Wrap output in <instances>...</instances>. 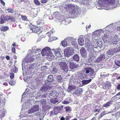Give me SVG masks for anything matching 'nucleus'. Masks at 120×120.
Instances as JSON below:
<instances>
[{
	"label": "nucleus",
	"mask_w": 120,
	"mask_h": 120,
	"mask_svg": "<svg viewBox=\"0 0 120 120\" xmlns=\"http://www.w3.org/2000/svg\"><path fill=\"white\" fill-rule=\"evenodd\" d=\"M47 56H48V58H49V59H51L52 60L55 58V56L53 55L52 53L51 52V51L49 52Z\"/></svg>",
	"instance_id": "obj_29"
},
{
	"label": "nucleus",
	"mask_w": 120,
	"mask_h": 120,
	"mask_svg": "<svg viewBox=\"0 0 120 120\" xmlns=\"http://www.w3.org/2000/svg\"><path fill=\"white\" fill-rule=\"evenodd\" d=\"M8 17H4V15L1 16L0 18V22L1 24L4 23L5 20L7 21L9 20V18H8Z\"/></svg>",
	"instance_id": "obj_24"
},
{
	"label": "nucleus",
	"mask_w": 120,
	"mask_h": 120,
	"mask_svg": "<svg viewBox=\"0 0 120 120\" xmlns=\"http://www.w3.org/2000/svg\"><path fill=\"white\" fill-rule=\"evenodd\" d=\"M120 108V106L119 105H116L115 107V109L113 110V111H115L116 110H117L118 109Z\"/></svg>",
	"instance_id": "obj_54"
},
{
	"label": "nucleus",
	"mask_w": 120,
	"mask_h": 120,
	"mask_svg": "<svg viewBox=\"0 0 120 120\" xmlns=\"http://www.w3.org/2000/svg\"><path fill=\"white\" fill-rule=\"evenodd\" d=\"M36 55H34L33 56H31L30 55H28L22 60V69L23 71L26 68V66H25V63H29L30 62L33 61L35 58V57Z\"/></svg>",
	"instance_id": "obj_3"
},
{
	"label": "nucleus",
	"mask_w": 120,
	"mask_h": 120,
	"mask_svg": "<svg viewBox=\"0 0 120 120\" xmlns=\"http://www.w3.org/2000/svg\"><path fill=\"white\" fill-rule=\"evenodd\" d=\"M104 31L102 29H101L99 30H97L93 33L92 35V38H95L98 36L100 35L101 33H103Z\"/></svg>",
	"instance_id": "obj_13"
},
{
	"label": "nucleus",
	"mask_w": 120,
	"mask_h": 120,
	"mask_svg": "<svg viewBox=\"0 0 120 120\" xmlns=\"http://www.w3.org/2000/svg\"><path fill=\"white\" fill-rule=\"evenodd\" d=\"M11 51L12 52L14 53H15V47H13L12 48Z\"/></svg>",
	"instance_id": "obj_64"
},
{
	"label": "nucleus",
	"mask_w": 120,
	"mask_h": 120,
	"mask_svg": "<svg viewBox=\"0 0 120 120\" xmlns=\"http://www.w3.org/2000/svg\"><path fill=\"white\" fill-rule=\"evenodd\" d=\"M39 109L38 105H34L33 108L30 109L28 111L29 113H33L38 111Z\"/></svg>",
	"instance_id": "obj_17"
},
{
	"label": "nucleus",
	"mask_w": 120,
	"mask_h": 120,
	"mask_svg": "<svg viewBox=\"0 0 120 120\" xmlns=\"http://www.w3.org/2000/svg\"><path fill=\"white\" fill-rule=\"evenodd\" d=\"M102 60L101 59L100 56L98 57V58L96 60V61L98 62H101Z\"/></svg>",
	"instance_id": "obj_57"
},
{
	"label": "nucleus",
	"mask_w": 120,
	"mask_h": 120,
	"mask_svg": "<svg viewBox=\"0 0 120 120\" xmlns=\"http://www.w3.org/2000/svg\"><path fill=\"white\" fill-rule=\"evenodd\" d=\"M30 30L32 31V32L38 33L40 30V29L37 26H32L31 27Z\"/></svg>",
	"instance_id": "obj_20"
},
{
	"label": "nucleus",
	"mask_w": 120,
	"mask_h": 120,
	"mask_svg": "<svg viewBox=\"0 0 120 120\" xmlns=\"http://www.w3.org/2000/svg\"><path fill=\"white\" fill-rule=\"evenodd\" d=\"M22 18L23 20L26 21L27 20V18L26 16H23L22 17Z\"/></svg>",
	"instance_id": "obj_61"
},
{
	"label": "nucleus",
	"mask_w": 120,
	"mask_h": 120,
	"mask_svg": "<svg viewBox=\"0 0 120 120\" xmlns=\"http://www.w3.org/2000/svg\"><path fill=\"white\" fill-rule=\"evenodd\" d=\"M15 83V81H11L9 83V84L11 85H13Z\"/></svg>",
	"instance_id": "obj_63"
},
{
	"label": "nucleus",
	"mask_w": 120,
	"mask_h": 120,
	"mask_svg": "<svg viewBox=\"0 0 120 120\" xmlns=\"http://www.w3.org/2000/svg\"><path fill=\"white\" fill-rule=\"evenodd\" d=\"M93 42L92 44L90 42V45L92 46V48H90V51H89L90 53H91L93 51L94 48H97L98 47H101L102 45L101 42L100 41V40H98L97 38H92Z\"/></svg>",
	"instance_id": "obj_4"
},
{
	"label": "nucleus",
	"mask_w": 120,
	"mask_h": 120,
	"mask_svg": "<svg viewBox=\"0 0 120 120\" xmlns=\"http://www.w3.org/2000/svg\"><path fill=\"white\" fill-rule=\"evenodd\" d=\"M37 64L36 63H35L29 64L26 66L27 68V70L30 71V70L36 69L37 66Z\"/></svg>",
	"instance_id": "obj_16"
},
{
	"label": "nucleus",
	"mask_w": 120,
	"mask_h": 120,
	"mask_svg": "<svg viewBox=\"0 0 120 120\" xmlns=\"http://www.w3.org/2000/svg\"><path fill=\"white\" fill-rule=\"evenodd\" d=\"M105 0H98L97 3L99 6V7H97L98 9L108 10L118 7L120 5L119 3L118 0H108V4L106 3L103 4V3Z\"/></svg>",
	"instance_id": "obj_1"
},
{
	"label": "nucleus",
	"mask_w": 120,
	"mask_h": 120,
	"mask_svg": "<svg viewBox=\"0 0 120 120\" xmlns=\"http://www.w3.org/2000/svg\"><path fill=\"white\" fill-rule=\"evenodd\" d=\"M114 53L112 49L109 50L105 54L106 58L110 57Z\"/></svg>",
	"instance_id": "obj_21"
},
{
	"label": "nucleus",
	"mask_w": 120,
	"mask_h": 120,
	"mask_svg": "<svg viewBox=\"0 0 120 120\" xmlns=\"http://www.w3.org/2000/svg\"><path fill=\"white\" fill-rule=\"evenodd\" d=\"M89 0H82V4L86 5V6H88L90 5Z\"/></svg>",
	"instance_id": "obj_34"
},
{
	"label": "nucleus",
	"mask_w": 120,
	"mask_h": 120,
	"mask_svg": "<svg viewBox=\"0 0 120 120\" xmlns=\"http://www.w3.org/2000/svg\"><path fill=\"white\" fill-rule=\"evenodd\" d=\"M72 99L71 98H69V100H68V99L65 100L64 101L62 102V104H64L67 105L72 102Z\"/></svg>",
	"instance_id": "obj_33"
},
{
	"label": "nucleus",
	"mask_w": 120,
	"mask_h": 120,
	"mask_svg": "<svg viewBox=\"0 0 120 120\" xmlns=\"http://www.w3.org/2000/svg\"><path fill=\"white\" fill-rule=\"evenodd\" d=\"M111 86V84L110 82L107 81L106 83L105 88L106 89H109Z\"/></svg>",
	"instance_id": "obj_44"
},
{
	"label": "nucleus",
	"mask_w": 120,
	"mask_h": 120,
	"mask_svg": "<svg viewBox=\"0 0 120 120\" xmlns=\"http://www.w3.org/2000/svg\"><path fill=\"white\" fill-rule=\"evenodd\" d=\"M55 52V56L58 57H61L63 53L61 52V50L60 49L57 48L56 49H53Z\"/></svg>",
	"instance_id": "obj_15"
},
{
	"label": "nucleus",
	"mask_w": 120,
	"mask_h": 120,
	"mask_svg": "<svg viewBox=\"0 0 120 120\" xmlns=\"http://www.w3.org/2000/svg\"><path fill=\"white\" fill-rule=\"evenodd\" d=\"M58 101L57 99H55V98H52L51 99H50L49 102L51 103L50 104H52V103L53 104H55Z\"/></svg>",
	"instance_id": "obj_31"
},
{
	"label": "nucleus",
	"mask_w": 120,
	"mask_h": 120,
	"mask_svg": "<svg viewBox=\"0 0 120 120\" xmlns=\"http://www.w3.org/2000/svg\"><path fill=\"white\" fill-rule=\"evenodd\" d=\"M114 53H117L120 51V46L118 47L112 49Z\"/></svg>",
	"instance_id": "obj_39"
},
{
	"label": "nucleus",
	"mask_w": 120,
	"mask_h": 120,
	"mask_svg": "<svg viewBox=\"0 0 120 120\" xmlns=\"http://www.w3.org/2000/svg\"><path fill=\"white\" fill-rule=\"evenodd\" d=\"M77 87L74 86L72 84L71 85L70 84L68 87V89L67 90V91L69 92H70L72 90H74L76 89Z\"/></svg>",
	"instance_id": "obj_26"
},
{
	"label": "nucleus",
	"mask_w": 120,
	"mask_h": 120,
	"mask_svg": "<svg viewBox=\"0 0 120 120\" xmlns=\"http://www.w3.org/2000/svg\"><path fill=\"white\" fill-rule=\"evenodd\" d=\"M92 79L91 78L88 80H82V85L83 86H84L87 84L91 81Z\"/></svg>",
	"instance_id": "obj_30"
},
{
	"label": "nucleus",
	"mask_w": 120,
	"mask_h": 120,
	"mask_svg": "<svg viewBox=\"0 0 120 120\" xmlns=\"http://www.w3.org/2000/svg\"><path fill=\"white\" fill-rule=\"evenodd\" d=\"M73 58L75 60L78 61H79V56L77 55H75L73 56Z\"/></svg>",
	"instance_id": "obj_45"
},
{
	"label": "nucleus",
	"mask_w": 120,
	"mask_h": 120,
	"mask_svg": "<svg viewBox=\"0 0 120 120\" xmlns=\"http://www.w3.org/2000/svg\"><path fill=\"white\" fill-rule=\"evenodd\" d=\"M73 38L72 37H69L66 38L65 39L67 42L68 43V44L69 45V44H70L72 40H73Z\"/></svg>",
	"instance_id": "obj_38"
},
{
	"label": "nucleus",
	"mask_w": 120,
	"mask_h": 120,
	"mask_svg": "<svg viewBox=\"0 0 120 120\" xmlns=\"http://www.w3.org/2000/svg\"><path fill=\"white\" fill-rule=\"evenodd\" d=\"M52 87L46 83L44 84L40 89V90L44 92H48L49 90L51 89Z\"/></svg>",
	"instance_id": "obj_10"
},
{
	"label": "nucleus",
	"mask_w": 120,
	"mask_h": 120,
	"mask_svg": "<svg viewBox=\"0 0 120 120\" xmlns=\"http://www.w3.org/2000/svg\"><path fill=\"white\" fill-rule=\"evenodd\" d=\"M66 111L67 112H70L71 111V107L67 106L65 107Z\"/></svg>",
	"instance_id": "obj_47"
},
{
	"label": "nucleus",
	"mask_w": 120,
	"mask_h": 120,
	"mask_svg": "<svg viewBox=\"0 0 120 120\" xmlns=\"http://www.w3.org/2000/svg\"><path fill=\"white\" fill-rule=\"evenodd\" d=\"M50 107V105H43L42 107V110L44 111H46Z\"/></svg>",
	"instance_id": "obj_35"
},
{
	"label": "nucleus",
	"mask_w": 120,
	"mask_h": 120,
	"mask_svg": "<svg viewBox=\"0 0 120 120\" xmlns=\"http://www.w3.org/2000/svg\"><path fill=\"white\" fill-rule=\"evenodd\" d=\"M51 51L50 48L48 47H45L42 50L41 53L43 56H47Z\"/></svg>",
	"instance_id": "obj_11"
},
{
	"label": "nucleus",
	"mask_w": 120,
	"mask_h": 120,
	"mask_svg": "<svg viewBox=\"0 0 120 120\" xmlns=\"http://www.w3.org/2000/svg\"><path fill=\"white\" fill-rule=\"evenodd\" d=\"M57 69L55 67H54L51 72L53 74H55L57 72Z\"/></svg>",
	"instance_id": "obj_49"
},
{
	"label": "nucleus",
	"mask_w": 120,
	"mask_h": 120,
	"mask_svg": "<svg viewBox=\"0 0 120 120\" xmlns=\"http://www.w3.org/2000/svg\"><path fill=\"white\" fill-rule=\"evenodd\" d=\"M74 52L73 49L68 47L64 50V54L66 56L69 57L73 54Z\"/></svg>",
	"instance_id": "obj_8"
},
{
	"label": "nucleus",
	"mask_w": 120,
	"mask_h": 120,
	"mask_svg": "<svg viewBox=\"0 0 120 120\" xmlns=\"http://www.w3.org/2000/svg\"><path fill=\"white\" fill-rule=\"evenodd\" d=\"M64 7L66 11L70 12L73 16L77 17L81 12V10L78 6L72 4L65 5Z\"/></svg>",
	"instance_id": "obj_2"
},
{
	"label": "nucleus",
	"mask_w": 120,
	"mask_h": 120,
	"mask_svg": "<svg viewBox=\"0 0 120 120\" xmlns=\"http://www.w3.org/2000/svg\"><path fill=\"white\" fill-rule=\"evenodd\" d=\"M70 68L71 69L77 68L79 66V65L73 62H70Z\"/></svg>",
	"instance_id": "obj_22"
},
{
	"label": "nucleus",
	"mask_w": 120,
	"mask_h": 120,
	"mask_svg": "<svg viewBox=\"0 0 120 120\" xmlns=\"http://www.w3.org/2000/svg\"><path fill=\"white\" fill-rule=\"evenodd\" d=\"M86 73L84 71V70L82 72L79 73V77L80 79H82L83 78L87 77Z\"/></svg>",
	"instance_id": "obj_23"
},
{
	"label": "nucleus",
	"mask_w": 120,
	"mask_h": 120,
	"mask_svg": "<svg viewBox=\"0 0 120 120\" xmlns=\"http://www.w3.org/2000/svg\"><path fill=\"white\" fill-rule=\"evenodd\" d=\"M84 39L83 38L82 36H80V38L78 39V42L80 45H83L84 44Z\"/></svg>",
	"instance_id": "obj_27"
},
{
	"label": "nucleus",
	"mask_w": 120,
	"mask_h": 120,
	"mask_svg": "<svg viewBox=\"0 0 120 120\" xmlns=\"http://www.w3.org/2000/svg\"><path fill=\"white\" fill-rule=\"evenodd\" d=\"M100 76L103 78H105L107 76L104 73H101Z\"/></svg>",
	"instance_id": "obj_53"
},
{
	"label": "nucleus",
	"mask_w": 120,
	"mask_h": 120,
	"mask_svg": "<svg viewBox=\"0 0 120 120\" xmlns=\"http://www.w3.org/2000/svg\"><path fill=\"white\" fill-rule=\"evenodd\" d=\"M95 109L94 110V111L95 112H100V111L101 110V108L100 107V106L98 105H97V106H95Z\"/></svg>",
	"instance_id": "obj_36"
},
{
	"label": "nucleus",
	"mask_w": 120,
	"mask_h": 120,
	"mask_svg": "<svg viewBox=\"0 0 120 120\" xmlns=\"http://www.w3.org/2000/svg\"><path fill=\"white\" fill-rule=\"evenodd\" d=\"M59 65L60 66L61 68L64 71H68V68L66 63L63 62H60Z\"/></svg>",
	"instance_id": "obj_12"
},
{
	"label": "nucleus",
	"mask_w": 120,
	"mask_h": 120,
	"mask_svg": "<svg viewBox=\"0 0 120 120\" xmlns=\"http://www.w3.org/2000/svg\"><path fill=\"white\" fill-rule=\"evenodd\" d=\"M49 97L51 98H53L52 97H53V98H55L59 95V94L55 90L51 91L50 93H49Z\"/></svg>",
	"instance_id": "obj_18"
},
{
	"label": "nucleus",
	"mask_w": 120,
	"mask_h": 120,
	"mask_svg": "<svg viewBox=\"0 0 120 120\" xmlns=\"http://www.w3.org/2000/svg\"><path fill=\"white\" fill-rule=\"evenodd\" d=\"M47 94H44V95H41L39 96V97H40V98H42L43 97L45 98L46 97H47Z\"/></svg>",
	"instance_id": "obj_60"
},
{
	"label": "nucleus",
	"mask_w": 120,
	"mask_h": 120,
	"mask_svg": "<svg viewBox=\"0 0 120 120\" xmlns=\"http://www.w3.org/2000/svg\"><path fill=\"white\" fill-rule=\"evenodd\" d=\"M111 36H109L107 34H105L102 37V38L104 42H111L110 40Z\"/></svg>",
	"instance_id": "obj_14"
},
{
	"label": "nucleus",
	"mask_w": 120,
	"mask_h": 120,
	"mask_svg": "<svg viewBox=\"0 0 120 120\" xmlns=\"http://www.w3.org/2000/svg\"><path fill=\"white\" fill-rule=\"evenodd\" d=\"M62 45L64 47H65L67 46L68 43L65 39H64L63 41L61 43Z\"/></svg>",
	"instance_id": "obj_43"
},
{
	"label": "nucleus",
	"mask_w": 120,
	"mask_h": 120,
	"mask_svg": "<svg viewBox=\"0 0 120 120\" xmlns=\"http://www.w3.org/2000/svg\"><path fill=\"white\" fill-rule=\"evenodd\" d=\"M63 109V107L62 105L60 107H56L54 108V114L57 115L58 113L60 112Z\"/></svg>",
	"instance_id": "obj_19"
},
{
	"label": "nucleus",
	"mask_w": 120,
	"mask_h": 120,
	"mask_svg": "<svg viewBox=\"0 0 120 120\" xmlns=\"http://www.w3.org/2000/svg\"><path fill=\"white\" fill-rule=\"evenodd\" d=\"M115 62L117 65L120 67V60H119L118 61H115Z\"/></svg>",
	"instance_id": "obj_51"
},
{
	"label": "nucleus",
	"mask_w": 120,
	"mask_h": 120,
	"mask_svg": "<svg viewBox=\"0 0 120 120\" xmlns=\"http://www.w3.org/2000/svg\"><path fill=\"white\" fill-rule=\"evenodd\" d=\"M47 67L45 66H42L41 68V70L42 71L44 69L46 68Z\"/></svg>",
	"instance_id": "obj_62"
},
{
	"label": "nucleus",
	"mask_w": 120,
	"mask_h": 120,
	"mask_svg": "<svg viewBox=\"0 0 120 120\" xmlns=\"http://www.w3.org/2000/svg\"><path fill=\"white\" fill-rule=\"evenodd\" d=\"M26 93H25V92H24L22 94V99L21 100L22 101V99L23 98H24V97H26V96H27V95H26Z\"/></svg>",
	"instance_id": "obj_56"
},
{
	"label": "nucleus",
	"mask_w": 120,
	"mask_h": 120,
	"mask_svg": "<svg viewBox=\"0 0 120 120\" xmlns=\"http://www.w3.org/2000/svg\"><path fill=\"white\" fill-rule=\"evenodd\" d=\"M8 29L9 27L8 26H2L1 28V30L3 31H6Z\"/></svg>",
	"instance_id": "obj_42"
},
{
	"label": "nucleus",
	"mask_w": 120,
	"mask_h": 120,
	"mask_svg": "<svg viewBox=\"0 0 120 120\" xmlns=\"http://www.w3.org/2000/svg\"><path fill=\"white\" fill-rule=\"evenodd\" d=\"M41 49H37L35 47H33L32 49V53H37V52L40 51Z\"/></svg>",
	"instance_id": "obj_37"
},
{
	"label": "nucleus",
	"mask_w": 120,
	"mask_h": 120,
	"mask_svg": "<svg viewBox=\"0 0 120 120\" xmlns=\"http://www.w3.org/2000/svg\"><path fill=\"white\" fill-rule=\"evenodd\" d=\"M120 40V38L119 36L116 35L114 34H111L110 40L112 42L110 43L111 44L115 45L117 44Z\"/></svg>",
	"instance_id": "obj_7"
},
{
	"label": "nucleus",
	"mask_w": 120,
	"mask_h": 120,
	"mask_svg": "<svg viewBox=\"0 0 120 120\" xmlns=\"http://www.w3.org/2000/svg\"><path fill=\"white\" fill-rule=\"evenodd\" d=\"M82 90L80 88H77V87L76 89H75V91L74 93L75 95H78L81 93L82 92Z\"/></svg>",
	"instance_id": "obj_28"
},
{
	"label": "nucleus",
	"mask_w": 120,
	"mask_h": 120,
	"mask_svg": "<svg viewBox=\"0 0 120 120\" xmlns=\"http://www.w3.org/2000/svg\"><path fill=\"white\" fill-rule=\"evenodd\" d=\"M6 10L8 11L9 13H12L13 12V10L11 8H8L7 9H6Z\"/></svg>",
	"instance_id": "obj_52"
},
{
	"label": "nucleus",
	"mask_w": 120,
	"mask_h": 120,
	"mask_svg": "<svg viewBox=\"0 0 120 120\" xmlns=\"http://www.w3.org/2000/svg\"><path fill=\"white\" fill-rule=\"evenodd\" d=\"M85 38L86 42V47L87 48L88 51H90V48H92V46L90 45V40L89 39L90 38V36L88 35H86L85 37Z\"/></svg>",
	"instance_id": "obj_9"
},
{
	"label": "nucleus",
	"mask_w": 120,
	"mask_h": 120,
	"mask_svg": "<svg viewBox=\"0 0 120 120\" xmlns=\"http://www.w3.org/2000/svg\"><path fill=\"white\" fill-rule=\"evenodd\" d=\"M13 70L15 73L16 72L18 71V69L17 67H15L14 68H13Z\"/></svg>",
	"instance_id": "obj_58"
},
{
	"label": "nucleus",
	"mask_w": 120,
	"mask_h": 120,
	"mask_svg": "<svg viewBox=\"0 0 120 120\" xmlns=\"http://www.w3.org/2000/svg\"><path fill=\"white\" fill-rule=\"evenodd\" d=\"M54 15L56 19V21L60 23L61 24H63L65 25H66L67 22H66L64 17L61 15H60L58 12H55L54 13Z\"/></svg>",
	"instance_id": "obj_6"
},
{
	"label": "nucleus",
	"mask_w": 120,
	"mask_h": 120,
	"mask_svg": "<svg viewBox=\"0 0 120 120\" xmlns=\"http://www.w3.org/2000/svg\"><path fill=\"white\" fill-rule=\"evenodd\" d=\"M34 2L35 4L38 5H39L40 4V2L38 0H34Z\"/></svg>",
	"instance_id": "obj_50"
},
{
	"label": "nucleus",
	"mask_w": 120,
	"mask_h": 120,
	"mask_svg": "<svg viewBox=\"0 0 120 120\" xmlns=\"http://www.w3.org/2000/svg\"><path fill=\"white\" fill-rule=\"evenodd\" d=\"M5 110H0V120H1L2 118L4 117L5 114Z\"/></svg>",
	"instance_id": "obj_32"
},
{
	"label": "nucleus",
	"mask_w": 120,
	"mask_h": 120,
	"mask_svg": "<svg viewBox=\"0 0 120 120\" xmlns=\"http://www.w3.org/2000/svg\"><path fill=\"white\" fill-rule=\"evenodd\" d=\"M14 74L13 73H11L10 74V78L11 79H13L14 78Z\"/></svg>",
	"instance_id": "obj_59"
},
{
	"label": "nucleus",
	"mask_w": 120,
	"mask_h": 120,
	"mask_svg": "<svg viewBox=\"0 0 120 120\" xmlns=\"http://www.w3.org/2000/svg\"><path fill=\"white\" fill-rule=\"evenodd\" d=\"M54 80L53 77L52 75H49L48 77L47 80L48 82H53Z\"/></svg>",
	"instance_id": "obj_40"
},
{
	"label": "nucleus",
	"mask_w": 120,
	"mask_h": 120,
	"mask_svg": "<svg viewBox=\"0 0 120 120\" xmlns=\"http://www.w3.org/2000/svg\"><path fill=\"white\" fill-rule=\"evenodd\" d=\"M46 101L45 99H43L41 100V101H38V104H41L43 105H45L46 104Z\"/></svg>",
	"instance_id": "obj_41"
},
{
	"label": "nucleus",
	"mask_w": 120,
	"mask_h": 120,
	"mask_svg": "<svg viewBox=\"0 0 120 120\" xmlns=\"http://www.w3.org/2000/svg\"><path fill=\"white\" fill-rule=\"evenodd\" d=\"M76 39H74L73 38V40H72L71 41V42L70 43V44H69V45H72L73 46H75L76 42Z\"/></svg>",
	"instance_id": "obj_46"
},
{
	"label": "nucleus",
	"mask_w": 120,
	"mask_h": 120,
	"mask_svg": "<svg viewBox=\"0 0 120 120\" xmlns=\"http://www.w3.org/2000/svg\"><path fill=\"white\" fill-rule=\"evenodd\" d=\"M80 52L81 56L83 57H85L86 56V50L84 48H82L80 50Z\"/></svg>",
	"instance_id": "obj_25"
},
{
	"label": "nucleus",
	"mask_w": 120,
	"mask_h": 120,
	"mask_svg": "<svg viewBox=\"0 0 120 120\" xmlns=\"http://www.w3.org/2000/svg\"><path fill=\"white\" fill-rule=\"evenodd\" d=\"M57 80L59 82H61L63 81L62 77L60 75H58L57 76Z\"/></svg>",
	"instance_id": "obj_48"
},
{
	"label": "nucleus",
	"mask_w": 120,
	"mask_h": 120,
	"mask_svg": "<svg viewBox=\"0 0 120 120\" xmlns=\"http://www.w3.org/2000/svg\"><path fill=\"white\" fill-rule=\"evenodd\" d=\"M99 56L102 60L104 59L105 58H106V56H105H105L103 54Z\"/></svg>",
	"instance_id": "obj_55"
},
{
	"label": "nucleus",
	"mask_w": 120,
	"mask_h": 120,
	"mask_svg": "<svg viewBox=\"0 0 120 120\" xmlns=\"http://www.w3.org/2000/svg\"><path fill=\"white\" fill-rule=\"evenodd\" d=\"M84 70L87 77L89 76L92 79L95 77L96 73L92 68L90 67H86L84 68Z\"/></svg>",
	"instance_id": "obj_5"
}]
</instances>
